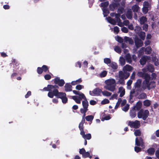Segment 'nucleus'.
I'll return each instance as SVG.
<instances>
[{"mask_svg": "<svg viewBox=\"0 0 159 159\" xmlns=\"http://www.w3.org/2000/svg\"><path fill=\"white\" fill-rule=\"evenodd\" d=\"M107 19L108 21L110 23L113 25H115L116 24V21L111 17L109 16L108 17Z\"/></svg>", "mask_w": 159, "mask_h": 159, "instance_id": "nucleus-21", "label": "nucleus"}, {"mask_svg": "<svg viewBox=\"0 0 159 159\" xmlns=\"http://www.w3.org/2000/svg\"><path fill=\"white\" fill-rule=\"evenodd\" d=\"M119 92L120 93V97H122L125 94V89L122 87H120L119 89Z\"/></svg>", "mask_w": 159, "mask_h": 159, "instance_id": "nucleus-18", "label": "nucleus"}, {"mask_svg": "<svg viewBox=\"0 0 159 159\" xmlns=\"http://www.w3.org/2000/svg\"><path fill=\"white\" fill-rule=\"evenodd\" d=\"M122 102V99L121 98H119L118 101L117 102L116 105L115 107V109H117L120 106L121 102Z\"/></svg>", "mask_w": 159, "mask_h": 159, "instance_id": "nucleus-42", "label": "nucleus"}, {"mask_svg": "<svg viewBox=\"0 0 159 159\" xmlns=\"http://www.w3.org/2000/svg\"><path fill=\"white\" fill-rule=\"evenodd\" d=\"M120 61L121 65L123 66L125 65V59L123 57H120Z\"/></svg>", "mask_w": 159, "mask_h": 159, "instance_id": "nucleus-41", "label": "nucleus"}, {"mask_svg": "<svg viewBox=\"0 0 159 159\" xmlns=\"http://www.w3.org/2000/svg\"><path fill=\"white\" fill-rule=\"evenodd\" d=\"M134 134L136 136H140L141 135V132L140 130L139 129L135 130L134 132Z\"/></svg>", "mask_w": 159, "mask_h": 159, "instance_id": "nucleus-46", "label": "nucleus"}, {"mask_svg": "<svg viewBox=\"0 0 159 159\" xmlns=\"http://www.w3.org/2000/svg\"><path fill=\"white\" fill-rule=\"evenodd\" d=\"M144 85L142 87V88H143L144 89H145L147 88L148 90L150 89V86L149 85V81H148V82H147V81H145V83L144 84H143Z\"/></svg>", "mask_w": 159, "mask_h": 159, "instance_id": "nucleus-26", "label": "nucleus"}, {"mask_svg": "<svg viewBox=\"0 0 159 159\" xmlns=\"http://www.w3.org/2000/svg\"><path fill=\"white\" fill-rule=\"evenodd\" d=\"M43 72L42 67H38L37 68V72L39 74H41Z\"/></svg>", "mask_w": 159, "mask_h": 159, "instance_id": "nucleus-56", "label": "nucleus"}, {"mask_svg": "<svg viewBox=\"0 0 159 159\" xmlns=\"http://www.w3.org/2000/svg\"><path fill=\"white\" fill-rule=\"evenodd\" d=\"M54 96L57 98L61 99L62 102L64 104L68 102V98L66 97V94L65 93L59 92L58 89L54 92Z\"/></svg>", "mask_w": 159, "mask_h": 159, "instance_id": "nucleus-3", "label": "nucleus"}, {"mask_svg": "<svg viewBox=\"0 0 159 159\" xmlns=\"http://www.w3.org/2000/svg\"><path fill=\"white\" fill-rule=\"evenodd\" d=\"M105 83L106 84L104 87L105 89L112 92L115 90L116 85L115 79H112L107 80L105 81Z\"/></svg>", "mask_w": 159, "mask_h": 159, "instance_id": "nucleus-2", "label": "nucleus"}, {"mask_svg": "<svg viewBox=\"0 0 159 159\" xmlns=\"http://www.w3.org/2000/svg\"><path fill=\"white\" fill-rule=\"evenodd\" d=\"M143 105L146 107H148L151 104V101L148 100H146L144 101L143 102Z\"/></svg>", "mask_w": 159, "mask_h": 159, "instance_id": "nucleus-38", "label": "nucleus"}, {"mask_svg": "<svg viewBox=\"0 0 159 159\" xmlns=\"http://www.w3.org/2000/svg\"><path fill=\"white\" fill-rule=\"evenodd\" d=\"M71 98H72L77 103H80L81 99H80L79 98L78 96H71Z\"/></svg>", "mask_w": 159, "mask_h": 159, "instance_id": "nucleus-20", "label": "nucleus"}, {"mask_svg": "<svg viewBox=\"0 0 159 159\" xmlns=\"http://www.w3.org/2000/svg\"><path fill=\"white\" fill-rule=\"evenodd\" d=\"M142 83V80L139 79H138L136 82L135 83L134 87L135 88H137L138 89L140 88L141 84Z\"/></svg>", "mask_w": 159, "mask_h": 159, "instance_id": "nucleus-19", "label": "nucleus"}, {"mask_svg": "<svg viewBox=\"0 0 159 159\" xmlns=\"http://www.w3.org/2000/svg\"><path fill=\"white\" fill-rule=\"evenodd\" d=\"M82 82V80L81 78H79L75 81H72L71 82L72 85H75L79 84H80Z\"/></svg>", "mask_w": 159, "mask_h": 159, "instance_id": "nucleus-29", "label": "nucleus"}, {"mask_svg": "<svg viewBox=\"0 0 159 159\" xmlns=\"http://www.w3.org/2000/svg\"><path fill=\"white\" fill-rule=\"evenodd\" d=\"M147 98L146 94L144 93H142L140 94L138 96V98L139 99H143Z\"/></svg>", "mask_w": 159, "mask_h": 159, "instance_id": "nucleus-35", "label": "nucleus"}, {"mask_svg": "<svg viewBox=\"0 0 159 159\" xmlns=\"http://www.w3.org/2000/svg\"><path fill=\"white\" fill-rule=\"evenodd\" d=\"M145 74L144 72L140 71L138 72L137 75L138 76L143 78Z\"/></svg>", "mask_w": 159, "mask_h": 159, "instance_id": "nucleus-51", "label": "nucleus"}, {"mask_svg": "<svg viewBox=\"0 0 159 159\" xmlns=\"http://www.w3.org/2000/svg\"><path fill=\"white\" fill-rule=\"evenodd\" d=\"M125 74L124 72L122 71H120L119 72V78H124Z\"/></svg>", "mask_w": 159, "mask_h": 159, "instance_id": "nucleus-47", "label": "nucleus"}, {"mask_svg": "<svg viewBox=\"0 0 159 159\" xmlns=\"http://www.w3.org/2000/svg\"><path fill=\"white\" fill-rule=\"evenodd\" d=\"M155 152V149L153 148H150L147 150V152L150 155H153Z\"/></svg>", "mask_w": 159, "mask_h": 159, "instance_id": "nucleus-27", "label": "nucleus"}, {"mask_svg": "<svg viewBox=\"0 0 159 159\" xmlns=\"http://www.w3.org/2000/svg\"><path fill=\"white\" fill-rule=\"evenodd\" d=\"M148 59V57L145 56H143L139 61L140 64L142 65H145Z\"/></svg>", "mask_w": 159, "mask_h": 159, "instance_id": "nucleus-11", "label": "nucleus"}, {"mask_svg": "<svg viewBox=\"0 0 159 159\" xmlns=\"http://www.w3.org/2000/svg\"><path fill=\"white\" fill-rule=\"evenodd\" d=\"M121 31L124 33H127L128 32V30L127 28L123 27L121 28Z\"/></svg>", "mask_w": 159, "mask_h": 159, "instance_id": "nucleus-61", "label": "nucleus"}, {"mask_svg": "<svg viewBox=\"0 0 159 159\" xmlns=\"http://www.w3.org/2000/svg\"><path fill=\"white\" fill-rule=\"evenodd\" d=\"M78 95L79 96L78 97L80 99L81 98V100L82 99H84V100H86V99H87L83 93H79Z\"/></svg>", "mask_w": 159, "mask_h": 159, "instance_id": "nucleus-52", "label": "nucleus"}, {"mask_svg": "<svg viewBox=\"0 0 159 159\" xmlns=\"http://www.w3.org/2000/svg\"><path fill=\"white\" fill-rule=\"evenodd\" d=\"M119 5L118 3L113 2L109 5V8L110 11H113L115 8L117 7Z\"/></svg>", "mask_w": 159, "mask_h": 159, "instance_id": "nucleus-10", "label": "nucleus"}, {"mask_svg": "<svg viewBox=\"0 0 159 159\" xmlns=\"http://www.w3.org/2000/svg\"><path fill=\"white\" fill-rule=\"evenodd\" d=\"M136 111L133 108L130 111V115L132 118H134L136 116Z\"/></svg>", "mask_w": 159, "mask_h": 159, "instance_id": "nucleus-24", "label": "nucleus"}, {"mask_svg": "<svg viewBox=\"0 0 159 159\" xmlns=\"http://www.w3.org/2000/svg\"><path fill=\"white\" fill-rule=\"evenodd\" d=\"M129 108V106L128 104H126L125 106L122 108V110L125 111H127Z\"/></svg>", "mask_w": 159, "mask_h": 159, "instance_id": "nucleus-43", "label": "nucleus"}, {"mask_svg": "<svg viewBox=\"0 0 159 159\" xmlns=\"http://www.w3.org/2000/svg\"><path fill=\"white\" fill-rule=\"evenodd\" d=\"M54 83L56 84H58L60 87H62L64 85L65 82L63 79H60L58 77H56L53 80Z\"/></svg>", "mask_w": 159, "mask_h": 159, "instance_id": "nucleus-8", "label": "nucleus"}, {"mask_svg": "<svg viewBox=\"0 0 159 159\" xmlns=\"http://www.w3.org/2000/svg\"><path fill=\"white\" fill-rule=\"evenodd\" d=\"M124 78H119L118 81L117 82V84L119 83L122 85H124L125 84V81L124 80Z\"/></svg>", "mask_w": 159, "mask_h": 159, "instance_id": "nucleus-45", "label": "nucleus"}, {"mask_svg": "<svg viewBox=\"0 0 159 159\" xmlns=\"http://www.w3.org/2000/svg\"><path fill=\"white\" fill-rule=\"evenodd\" d=\"M109 4V2L108 1H105L104 2H102L100 4V7L104 8L108 6Z\"/></svg>", "mask_w": 159, "mask_h": 159, "instance_id": "nucleus-30", "label": "nucleus"}, {"mask_svg": "<svg viewBox=\"0 0 159 159\" xmlns=\"http://www.w3.org/2000/svg\"><path fill=\"white\" fill-rule=\"evenodd\" d=\"M132 8L133 11L134 12H136L138 11L139 7L137 5L135 4L132 7Z\"/></svg>", "mask_w": 159, "mask_h": 159, "instance_id": "nucleus-33", "label": "nucleus"}, {"mask_svg": "<svg viewBox=\"0 0 159 159\" xmlns=\"http://www.w3.org/2000/svg\"><path fill=\"white\" fill-rule=\"evenodd\" d=\"M44 78L46 80H49L51 78V76L49 74H46L44 75Z\"/></svg>", "mask_w": 159, "mask_h": 159, "instance_id": "nucleus-59", "label": "nucleus"}, {"mask_svg": "<svg viewBox=\"0 0 159 159\" xmlns=\"http://www.w3.org/2000/svg\"><path fill=\"white\" fill-rule=\"evenodd\" d=\"M142 106V104L141 102H138L136 104V106H134L133 108L136 110L139 111L140 110Z\"/></svg>", "mask_w": 159, "mask_h": 159, "instance_id": "nucleus-15", "label": "nucleus"}, {"mask_svg": "<svg viewBox=\"0 0 159 159\" xmlns=\"http://www.w3.org/2000/svg\"><path fill=\"white\" fill-rule=\"evenodd\" d=\"M149 115V112L148 110L144 111L142 109H141L137 113L138 117L139 118H142L143 120H145Z\"/></svg>", "mask_w": 159, "mask_h": 159, "instance_id": "nucleus-4", "label": "nucleus"}, {"mask_svg": "<svg viewBox=\"0 0 159 159\" xmlns=\"http://www.w3.org/2000/svg\"><path fill=\"white\" fill-rule=\"evenodd\" d=\"M143 143L141 142H140L138 139V137H137L135 139V144L138 146H140L141 144H142Z\"/></svg>", "mask_w": 159, "mask_h": 159, "instance_id": "nucleus-49", "label": "nucleus"}, {"mask_svg": "<svg viewBox=\"0 0 159 159\" xmlns=\"http://www.w3.org/2000/svg\"><path fill=\"white\" fill-rule=\"evenodd\" d=\"M82 87H83L84 86L80 84H78L76 86L75 89L77 90H80L82 89Z\"/></svg>", "mask_w": 159, "mask_h": 159, "instance_id": "nucleus-64", "label": "nucleus"}, {"mask_svg": "<svg viewBox=\"0 0 159 159\" xmlns=\"http://www.w3.org/2000/svg\"><path fill=\"white\" fill-rule=\"evenodd\" d=\"M123 69L124 71H130L133 69V67L130 65H126L123 67Z\"/></svg>", "mask_w": 159, "mask_h": 159, "instance_id": "nucleus-17", "label": "nucleus"}, {"mask_svg": "<svg viewBox=\"0 0 159 159\" xmlns=\"http://www.w3.org/2000/svg\"><path fill=\"white\" fill-rule=\"evenodd\" d=\"M149 85L150 86V89L154 88L156 86L155 82L154 81H152L149 83Z\"/></svg>", "mask_w": 159, "mask_h": 159, "instance_id": "nucleus-40", "label": "nucleus"}, {"mask_svg": "<svg viewBox=\"0 0 159 159\" xmlns=\"http://www.w3.org/2000/svg\"><path fill=\"white\" fill-rule=\"evenodd\" d=\"M116 40L118 42L120 43H122L123 41V39L121 37L119 36H118L117 37V39Z\"/></svg>", "mask_w": 159, "mask_h": 159, "instance_id": "nucleus-62", "label": "nucleus"}, {"mask_svg": "<svg viewBox=\"0 0 159 159\" xmlns=\"http://www.w3.org/2000/svg\"><path fill=\"white\" fill-rule=\"evenodd\" d=\"M102 92V90L98 88H96L94 89L92 91H90V94L93 96H99Z\"/></svg>", "mask_w": 159, "mask_h": 159, "instance_id": "nucleus-6", "label": "nucleus"}, {"mask_svg": "<svg viewBox=\"0 0 159 159\" xmlns=\"http://www.w3.org/2000/svg\"><path fill=\"white\" fill-rule=\"evenodd\" d=\"M145 35L146 34L145 32L143 31H141L139 34L140 38L143 40L145 39Z\"/></svg>", "mask_w": 159, "mask_h": 159, "instance_id": "nucleus-32", "label": "nucleus"}, {"mask_svg": "<svg viewBox=\"0 0 159 159\" xmlns=\"http://www.w3.org/2000/svg\"><path fill=\"white\" fill-rule=\"evenodd\" d=\"M143 27V30H145L146 31H147L148 28V25L147 24H144Z\"/></svg>", "mask_w": 159, "mask_h": 159, "instance_id": "nucleus-60", "label": "nucleus"}, {"mask_svg": "<svg viewBox=\"0 0 159 159\" xmlns=\"http://www.w3.org/2000/svg\"><path fill=\"white\" fill-rule=\"evenodd\" d=\"M115 51L118 53H121V49L120 47L118 46H116L114 48Z\"/></svg>", "mask_w": 159, "mask_h": 159, "instance_id": "nucleus-50", "label": "nucleus"}, {"mask_svg": "<svg viewBox=\"0 0 159 159\" xmlns=\"http://www.w3.org/2000/svg\"><path fill=\"white\" fill-rule=\"evenodd\" d=\"M83 137V138L85 139L89 140L91 139L92 138L91 135L90 133H88L85 134V132L83 133L80 134Z\"/></svg>", "mask_w": 159, "mask_h": 159, "instance_id": "nucleus-12", "label": "nucleus"}, {"mask_svg": "<svg viewBox=\"0 0 159 159\" xmlns=\"http://www.w3.org/2000/svg\"><path fill=\"white\" fill-rule=\"evenodd\" d=\"M42 68L43 69V71L45 72H46L48 71H49V70H48L49 68L48 67V66L46 65H43L42 67Z\"/></svg>", "mask_w": 159, "mask_h": 159, "instance_id": "nucleus-48", "label": "nucleus"}, {"mask_svg": "<svg viewBox=\"0 0 159 159\" xmlns=\"http://www.w3.org/2000/svg\"><path fill=\"white\" fill-rule=\"evenodd\" d=\"M64 88L66 92H70L72 91L71 85L70 84V83H66L65 84Z\"/></svg>", "mask_w": 159, "mask_h": 159, "instance_id": "nucleus-13", "label": "nucleus"}, {"mask_svg": "<svg viewBox=\"0 0 159 159\" xmlns=\"http://www.w3.org/2000/svg\"><path fill=\"white\" fill-rule=\"evenodd\" d=\"M59 88L58 86L57 85L48 84L47 87H45L41 90L42 91H49L48 94V96L50 98H52L55 95L54 92L57 90Z\"/></svg>", "mask_w": 159, "mask_h": 159, "instance_id": "nucleus-1", "label": "nucleus"}, {"mask_svg": "<svg viewBox=\"0 0 159 159\" xmlns=\"http://www.w3.org/2000/svg\"><path fill=\"white\" fill-rule=\"evenodd\" d=\"M143 78L145 79L144 81L143 82V84H144L145 81H147V82H148V81H150V76L149 75L146 73Z\"/></svg>", "mask_w": 159, "mask_h": 159, "instance_id": "nucleus-22", "label": "nucleus"}, {"mask_svg": "<svg viewBox=\"0 0 159 159\" xmlns=\"http://www.w3.org/2000/svg\"><path fill=\"white\" fill-rule=\"evenodd\" d=\"M126 16L128 19H131L132 17L133 13L130 9H129L127 11Z\"/></svg>", "mask_w": 159, "mask_h": 159, "instance_id": "nucleus-16", "label": "nucleus"}, {"mask_svg": "<svg viewBox=\"0 0 159 159\" xmlns=\"http://www.w3.org/2000/svg\"><path fill=\"white\" fill-rule=\"evenodd\" d=\"M124 74H125V77L124 79H127L129 76L130 74L127 71H124Z\"/></svg>", "mask_w": 159, "mask_h": 159, "instance_id": "nucleus-57", "label": "nucleus"}, {"mask_svg": "<svg viewBox=\"0 0 159 159\" xmlns=\"http://www.w3.org/2000/svg\"><path fill=\"white\" fill-rule=\"evenodd\" d=\"M104 62L107 64H111V60L109 58H105L104 59Z\"/></svg>", "mask_w": 159, "mask_h": 159, "instance_id": "nucleus-53", "label": "nucleus"}, {"mask_svg": "<svg viewBox=\"0 0 159 159\" xmlns=\"http://www.w3.org/2000/svg\"><path fill=\"white\" fill-rule=\"evenodd\" d=\"M142 9L143 12L145 14L147 13L148 11V7H143Z\"/></svg>", "mask_w": 159, "mask_h": 159, "instance_id": "nucleus-55", "label": "nucleus"}, {"mask_svg": "<svg viewBox=\"0 0 159 159\" xmlns=\"http://www.w3.org/2000/svg\"><path fill=\"white\" fill-rule=\"evenodd\" d=\"M114 32L116 33L117 34L119 31V28L117 26H115L114 28Z\"/></svg>", "mask_w": 159, "mask_h": 159, "instance_id": "nucleus-63", "label": "nucleus"}, {"mask_svg": "<svg viewBox=\"0 0 159 159\" xmlns=\"http://www.w3.org/2000/svg\"><path fill=\"white\" fill-rule=\"evenodd\" d=\"M94 118L93 116L92 115H89L85 117L86 120L88 121L92 122Z\"/></svg>", "mask_w": 159, "mask_h": 159, "instance_id": "nucleus-34", "label": "nucleus"}, {"mask_svg": "<svg viewBox=\"0 0 159 159\" xmlns=\"http://www.w3.org/2000/svg\"><path fill=\"white\" fill-rule=\"evenodd\" d=\"M102 94L104 96L108 97L110 96L111 94V93H110L107 91H102Z\"/></svg>", "mask_w": 159, "mask_h": 159, "instance_id": "nucleus-44", "label": "nucleus"}, {"mask_svg": "<svg viewBox=\"0 0 159 159\" xmlns=\"http://www.w3.org/2000/svg\"><path fill=\"white\" fill-rule=\"evenodd\" d=\"M128 125L131 128L135 129L139 128L140 126V122L139 120H136L134 121H129L128 122Z\"/></svg>", "mask_w": 159, "mask_h": 159, "instance_id": "nucleus-5", "label": "nucleus"}, {"mask_svg": "<svg viewBox=\"0 0 159 159\" xmlns=\"http://www.w3.org/2000/svg\"><path fill=\"white\" fill-rule=\"evenodd\" d=\"M12 62L13 64V67L15 68L14 69H13V71L14 72H16L19 69V64L15 59H13Z\"/></svg>", "mask_w": 159, "mask_h": 159, "instance_id": "nucleus-14", "label": "nucleus"}, {"mask_svg": "<svg viewBox=\"0 0 159 159\" xmlns=\"http://www.w3.org/2000/svg\"><path fill=\"white\" fill-rule=\"evenodd\" d=\"M146 68L148 71L151 72H153L154 70L153 66L152 65L148 66Z\"/></svg>", "mask_w": 159, "mask_h": 159, "instance_id": "nucleus-31", "label": "nucleus"}, {"mask_svg": "<svg viewBox=\"0 0 159 159\" xmlns=\"http://www.w3.org/2000/svg\"><path fill=\"white\" fill-rule=\"evenodd\" d=\"M110 66L113 69L114 71H115L118 68V65L116 62H112L110 64Z\"/></svg>", "mask_w": 159, "mask_h": 159, "instance_id": "nucleus-23", "label": "nucleus"}, {"mask_svg": "<svg viewBox=\"0 0 159 159\" xmlns=\"http://www.w3.org/2000/svg\"><path fill=\"white\" fill-rule=\"evenodd\" d=\"M82 157L84 158L89 157L90 158H91L92 157V156L90 155L89 153L88 152H85L83 155L82 156Z\"/></svg>", "mask_w": 159, "mask_h": 159, "instance_id": "nucleus-36", "label": "nucleus"}, {"mask_svg": "<svg viewBox=\"0 0 159 159\" xmlns=\"http://www.w3.org/2000/svg\"><path fill=\"white\" fill-rule=\"evenodd\" d=\"M134 150L136 152H138L142 151V148L138 147L135 146L134 147Z\"/></svg>", "mask_w": 159, "mask_h": 159, "instance_id": "nucleus-58", "label": "nucleus"}, {"mask_svg": "<svg viewBox=\"0 0 159 159\" xmlns=\"http://www.w3.org/2000/svg\"><path fill=\"white\" fill-rule=\"evenodd\" d=\"M125 58L126 61L129 63H131L132 62L131 58L130 55L128 53L125 56Z\"/></svg>", "mask_w": 159, "mask_h": 159, "instance_id": "nucleus-25", "label": "nucleus"}, {"mask_svg": "<svg viewBox=\"0 0 159 159\" xmlns=\"http://www.w3.org/2000/svg\"><path fill=\"white\" fill-rule=\"evenodd\" d=\"M107 72L106 70H104L99 74V76L101 78L105 77L107 74Z\"/></svg>", "mask_w": 159, "mask_h": 159, "instance_id": "nucleus-37", "label": "nucleus"}, {"mask_svg": "<svg viewBox=\"0 0 159 159\" xmlns=\"http://www.w3.org/2000/svg\"><path fill=\"white\" fill-rule=\"evenodd\" d=\"M79 128L80 131V134L84 132V125L80 123L79 125Z\"/></svg>", "mask_w": 159, "mask_h": 159, "instance_id": "nucleus-39", "label": "nucleus"}, {"mask_svg": "<svg viewBox=\"0 0 159 159\" xmlns=\"http://www.w3.org/2000/svg\"><path fill=\"white\" fill-rule=\"evenodd\" d=\"M82 104L83 108H81L80 110L88 111V107L89 105L87 100L86 99L85 100L83 101L82 102Z\"/></svg>", "mask_w": 159, "mask_h": 159, "instance_id": "nucleus-9", "label": "nucleus"}, {"mask_svg": "<svg viewBox=\"0 0 159 159\" xmlns=\"http://www.w3.org/2000/svg\"><path fill=\"white\" fill-rule=\"evenodd\" d=\"M134 39L135 45L137 48L141 47L143 45V41L139 39L137 36L135 37Z\"/></svg>", "mask_w": 159, "mask_h": 159, "instance_id": "nucleus-7", "label": "nucleus"}, {"mask_svg": "<svg viewBox=\"0 0 159 159\" xmlns=\"http://www.w3.org/2000/svg\"><path fill=\"white\" fill-rule=\"evenodd\" d=\"M147 18L144 16H142L140 19V22L141 24L143 25L147 21Z\"/></svg>", "mask_w": 159, "mask_h": 159, "instance_id": "nucleus-28", "label": "nucleus"}, {"mask_svg": "<svg viewBox=\"0 0 159 159\" xmlns=\"http://www.w3.org/2000/svg\"><path fill=\"white\" fill-rule=\"evenodd\" d=\"M109 102L110 101L108 99L106 98L101 102V103L102 105H104L109 103Z\"/></svg>", "mask_w": 159, "mask_h": 159, "instance_id": "nucleus-54", "label": "nucleus"}]
</instances>
